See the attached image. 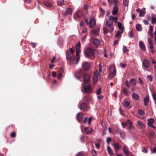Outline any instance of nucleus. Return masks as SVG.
<instances>
[{
  "instance_id": "nucleus-19",
  "label": "nucleus",
  "mask_w": 156,
  "mask_h": 156,
  "mask_svg": "<svg viewBox=\"0 0 156 156\" xmlns=\"http://www.w3.org/2000/svg\"><path fill=\"white\" fill-rule=\"evenodd\" d=\"M81 110L85 111L87 109V105L85 103H82L81 105V107L80 108Z\"/></svg>"
},
{
  "instance_id": "nucleus-11",
  "label": "nucleus",
  "mask_w": 156,
  "mask_h": 156,
  "mask_svg": "<svg viewBox=\"0 0 156 156\" xmlns=\"http://www.w3.org/2000/svg\"><path fill=\"white\" fill-rule=\"evenodd\" d=\"M154 122V120L152 118H150L148 120L147 124L148 126L154 129L155 128V127L153 125V123Z\"/></svg>"
},
{
  "instance_id": "nucleus-20",
  "label": "nucleus",
  "mask_w": 156,
  "mask_h": 156,
  "mask_svg": "<svg viewBox=\"0 0 156 156\" xmlns=\"http://www.w3.org/2000/svg\"><path fill=\"white\" fill-rule=\"evenodd\" d=\"M92 129L90 127H86L84 129L85 132L88 134H90L92 132Z\"/></svg>"
},
{
  "instance_id": "nucleus-47",
  "label": "nucleus",
  "mask_w": 156,
  "mask_h": 156,
  "mask_svg": "<svg viewBox=\"0 0 156 156\" xmlns=\"http://www.w3.org/2000/svg\"><path fill=\"white\" fill-rule=\"evenodd\" d=\"M91 153L93 156H96L97 152L95 150H93L91 151Z\"/></svg>"
},
{
  "instance_id": "nucleus-46",
  "label": "nucleus",
  "mask_w": 156,
  "mask_h": 156,
  "mask_svg": "<svg viewBox=\"0 0 156 156\" xmlns=\"http://www.w3.org/2000/svg\"><path fill=\"white\" fill-rule=\"evenodd\" d=\"M99 74L100 73V72L102 70V66H101V62H100L99 64Z\"/></svg>"
},
{
  "instance_id": "nucleus-5",
  "label": "nucleus",
  "mask_w": 156,
  "mask_h": 156,
  "mask_svg": "<svg viewBox=\"0 0 156 156\" xmlns=\"http://www.w3.org/2000/svg\"><path fill=\"white\" fill-rule=\"evenodd\" d=\"M82 87L85 93H90L92 92V89L89 82H83Z\"/></svg>"
},
{
  "instance_id": "nucleus-1",
  "label": "nucleus",
  "mask_w": 156,
  "mask_h": 156,
  "mask_svg": "<svg viewBox=\"0 0 156 156\" xmlns=\"http://www.w3.org/2000/svg\"><path fill=\"white\" fill-rule=\"evenodd\" d=\"M76 57H75L74 55L70 56L69 51L67 50L66 51V58L67 60L70 61L72 63H74L76 62V64H77L79 62L80 59V56H79V54L80 52L79 48L76 49Z\"/></svg>"
},
{
  "instance_id": "nucleus-18",
  "label": "nucleus",
  "mask_w": 156,
  "mask_h": 156,
  "mask_svg": "<svg viewBox=\"0 0 156 156\" xmlns=\"http://www.w3.org/2000/svg\"><path fill=\"white\" fill-rule=\"evenodd\" d=\"M139 46L141 50L145 51L146 50V48L144 43L142 41H140L139 42Z\"/></svg>"
},
{
  "instance_id": "nucleus-48",
  "label": "nucleus",
  "mask_w": 156,
  "mask_h": 156,
  "mask_svg": "<svg viewBox=\"0 0 156 156\" xmlns=\"http://www.w3.org/2000/svg\"><path fill=\"white\" fill-rule=\"evenodd\" d=\"M129 37L130 38H132L134 36L133 32L132 31H130L129 32Z\"/></svg>"
},
{
  "instance_id": "nucleus-63",
  "label": "nucleus",
  "mask_w": 156,
  "mask_h": 156,
  "mask_svg": "<svg viewBox=\"0 0 156 156\" xmlns=\"http://www.w3.org/2000/svg\"><path fill=\"white\" fill-rule=\"evenodd\" d=\"M151 152L154 153H156V147H155L153 149L152 151H151Z\"/></svg>"
},
{
  "instance_id": "nucleus-10",
  "label": "nucleus",
  "mask_w": 156,
  "mask_h": 156,
  "mask_svg": "<svg viewBox=\"0 0 156 156\" xmlns=\"http://www.w3.org/2000/svg\"><path fill=\"white\" fill-rule=\"evenodd\" d=\"M82 66L84 70H88L90 68V65L88 62H83Z\"/></svg>"
},
{
  "instance_id": "nucleus-4",
  "label": "nucleus",
  "mask_w": 156,
  "mask_h": 156,
  "mask_svg": "<svg viewBox=\"0 0 156 156\" xmlns=\"http://www.w3.org/2000/svg\"><path fill=\"white\" fill-rule=\"evenodd\" d=\"M109 71V73L108 78L112 79L116 76V69L114 65H112L110 66Z\"/></svg>"
},
{
  "instance_id": "nucleus-25",
  "label": "nucleus",
  "mask_w": 156,
  "mask_h": 156,
  "mask_svg": "<svg viewBox=\"0 0 156 156\" xmlns=\"http://www.w3.org/2000/svg\"><path fill=\"white\" fill-rule=\"evenodd\" d=\"M145 9L144 8H143L140 10V13L139 16L140 17H143L144 16L145 14Z\"/></svg>"
},
{
  "instance_id": "nucleus-41",
  "label": "nucleus",
  "mask_w": 156,
  "mask_h": 156,
  "mask_svg": "<svg viewBox=\"0 0 156 156\" xmlns=\"http://www.w3.org/2000/svg\"><path fill=\"white\" fill-rule=\"evenodd\" d=\"M108 2L109 3L112 4L113 3H114V4L117 2V4L118 2V0H108Z\"/></svg>"
},
{
  "instance_id": "nucleus-21",
  "label": "nucleus",
  "mask_w": 156,
  "mask_h": 156,
  "mask_svg": "<svg viewBox=\"0 0 156 156\" xmlns=\"http://www.w3.org/2000/svg\"><path fill=\"white\" fill-rule=\"evenodd\" d=\"M82 12L79 11H77L75 13V16L77 18H80L82 16Z\"/></svg>"
},
{
  "instance_id": "nucleus-2",
  "label": "nucleus",
  "mask_w": 156,
  "mask_h": 156,
  "mask_svg": "<svg viewBox=\"0 0 156 156\" xmlns=\"http://www.w3.org/2000/svg\"><path fill=\"white\" fill-rule=\"evenodd\" d=\"M106 27H104L103 28V33L106 34L109 31L112 33L114 30L113 27V23L112 21L107 20L106 23Z\"/></svg>"
},
{
  "instance_id": "nucleus-14",
  "label": "nucleus",
  "mask_w": 156,
  "mask_h": 156,
  "mask_svg": "<svg viewBox=\"0 0 156 156\" xmlns=\"http://www.w3.org/2000/svg\"><path fill=\"white\" fill-rule=\"evenodd\" d=\"M143 65L145 68H148L150 66V62L147 59L144 60L142 63Z\"/></svg>"
},
{
  "instance_id": "nucleus-15",
  "label": "nucleus",
  "mask_w": 156,
  "mask_h": 156,
  "mask_svg": "<svg viewBox=\"0 0 156 156\" xmlns=\"http://www.w3.org/2000/svg\"><path fill=\"white\" fill-rule=\"evenodd\" d=\"M83 117V114L81 113H79L77 115V119L78 121H81Z\"/></svg>"
},
{
  "instance_id": "nucleus-9",
  "label": "nucleus",
  "mask_w": 156,
  "mask_h": 156,
  "mask_svg": "<svg viewBox=\"0 0 156 156\" xmlns=\"http://www.w3.org/2000/svg\"><path fill=\"white\" fill-rule=\"evenodd\" d=\"M91 80V76L89 74H85L83 76V82H89Z\"/></svg>"
},
{
  "instance_id": "nucleus-30",
  "label": "nucleus",
  "mask_w": 156,
  "mask_h": 156,
  "mask_svg": "<svg viewBox=\"0 0 156 156\" xmlns=\"http://www.w3.org/2000/svg\"><path fill=\"white\" fill-rule=\"evenodd\" d=\"M137 124L140 126V128H145V126L143 122L140 120H138L137 121Z\"/></svg>"
},
{
  "instance_id": "nucleus-36",
  "label": "nucleus",
  "mask_w": 156,
  "mask_h": 156,
  "mask_svg": "<svg viewBox=\"0 0 156 156\" xmlns=\"http://www.w3.org/2000/svg\"><path fill=\"white\" fill-rule=\"evenodd\" d=\"M123 5L126 6L128 7L129 5V0H123Z\"/></svg>"
},
{
  "instance_id": "nucleus-58",
  "label": "nucleus",
  "mask_w": 156,
  "mask_h": 156,
  "mask_svg": "<svg viewBox=\"0 0 156 156\" xmlns=\"http://www.w3.org/2000/svg\"><path fill=\"white\" fill-rule=\"evenodd\" d=\"M80 47V43L79 42H78L77 45L76 46V49L77 48H79Z\"/></svg>"
},
{
  "instance_id": "nucleus-13",
  "label": "nucleus",
  "mask_w": 156,
  "mask_h": 156,
  "mask_svg": "<svg viewBox=\"0 0 156 156\" xmlns=\"http://www.w3.org/2000/svg\"><path fill=\"white\" fill-rule=\"evenodd\" d=\"M148 42L149 44L150 48L151 49V53H154V51L153 50L154 48V46L153 45V43L152 42V40L150 38H148Z\"/></svg>"
},
{
  "instance_id": "nucleus-6",
  "label": "nucleus",
  "mask_w": 156,
  "mask_h": 156,
  "mask_svg": "<svg viewBox=\"0 0 156 156\" xmlns=\"http://www.w3.org/2000/svg\"><path fill=\"white\" fill-rule=\"evenodd\" d=\"M85 22L86 23L89 24L90 28L94 27L96 23L95 20L94 18L91 19L89 22H88V19H85Z\"/></svg>"
},
{
  "instance_id": "nucleus-49",
  "label": "nucleus",
  "mask_w": 156,
  "mask_h": 156,
  "mask_svg": "<svg viewBox=\"0 0 156 156\" xmlns=\"http://www.w3.org/2000/svg\"><path fill=\"white\" fill-rule=\"evenodd\" d=\"M147 79L149 80L151 82H152V77L151 75H147Z\"/></svg>"
},
{
  "instance_id": "nucleus-59",
  "label": "nucleus",
  "mask_w": 156,
  "mask_h": 156,
  "mask_svg": "<svg viewBox=\"0 0 156 156\" xmlns=\"http://www.w3.org/2000/svg\"><path fill=\"white\" fill-rule=\"evenodd\" d=\"M104 56L105 57H107L108 56L106 54V51L105 49L104 51Z\"/></svg>"
},
{
  "instance_id": "nucleus-29",
  "label": "nucleus",
  "mask_w": 156,
  "mask_h": 156,
  "mask_svg": "<svg viewBox=\"0 0 156 156\" xmlns=\"http://www.w3.org/2000/svg\"><path fill=\"white\" fill-rule=\"evenodd\" d=\"M93 43L94 45H98L100 44V41L98 39H94L93 40Z\"/></svg>"
},
{
  "instance_id": "nucleus-53",
  "label": "nucleus",
  "mask_w": 156,
  "mask_h": 156,
  "mask_svg": "<svg viewBox=\"0 0 156 156\" xmlns=\"http://www.w3.org/2000/svg\"><path fill=\"white\" fill-rule=\"evenodd\" d=\"M101 88H100L97 91V94L98 95H100L101 94Z\"/></svg>"
},
{
  "instance_id": "nucleus-22",
  "label": "nucleus",
  "mask_w": 156,
  "mask_h": 156,
  "mask_svg": "<svg viewBox=\"0 0 156 156\" xmlns=\"http://www.w3.org/2000/svg\"><path fill=\"white\" fill-rule=\"evenodd\" d=\"M118 26L119 30L121 31V33H123L124 30V27L122 26V23L120 22L118 23Z\"/></svg>"
},
{
  "instance_id": "nucleus-45",
  "label": "nucleus",
  "mask_w": 156,
  "mask_h": 156,
  "mask_svg": "<svg viewBox=\"0 0 156 156\" xmlns=\"http://www.w3.org/2000/svg\"><path fill=\"white\" fill-rule=\"evenodd\" d=\"M123 49V51L124 53H125L126 52L129 51V50L125 46H124Z\"/></svg>"
},
{
  "instance_id": "nucleus-33",
  "label": "nucleus",
  "mask_w": 156,
  "mask_h": 156,
  "mask_svg": "<svg viewBox=\"0 0 156 156\" xmlns=\"http://www.w3.org/2000/svg\"><path fill=\"white\" fill-rule=\"evenodd\" d=\"M152 96L154 101V103L156 106V94L152 92L151 93Z\"/></svg>"
},
{
  "instance_id": "nucleus-23",
  "label": "nucleus",
  "mask_w": 156,
  "mask_h": 156,
  "mask_svg": "<svg viewBox=\"0 0 156 156\" xmlns=\"http://www.w3.org/2000/svg\"><path fill=\"white\" fill-rule=\"evenodd\" d=\"M109 19L110 21H114L116 23L118 20V18L116 17H113V16H111L109 17Z\"/></svg>"
},
{
  "instance_id": "nucleus-35",
  "label": "nucleus",
  "mask_w": 156,
  "mask_h": 156,
  "mask_svg": "<svg viewBox=\"0 0 156 156\" xmlns=\"http://www.w3.org/2000/svg\"><path fill=\"white\" fill-rule=\"evenodd\" d=\"M44 4L45 5L48 7H51L52 6L51 3L48 1L44 2Z\"/></svg>"
},
{
  "instance_id": "nucleus-40",
  "label": "nucleus",
  "mask_w": 156,
  "mask_h": 156,
  "mask_svg": "<svg viewBox=\"0 0 156 156\" xmlns=\"http://www.w3.org/2000/svg\"><path fill=\"white\" fill-rule=\"evenodd\" d=\"M114 147L116 150H118L120 148V146L117 143H115L114 145Z\"/></svg>"
},
{
  "instance_id": "nucleus-52",
  "label": "nucleus",
  "mask_w": 156,
  "mask_h": 156,
  "mask_svg": "<svg viewBox=\"0 0 156 156\" xmlns=\"http://www.w3.org/2000/svg\"><path fill=\"white\" fill-rule=\"evenodd\" d=\"M75 156H84V154L82 152H80L76 154Z\"/></svg>"
},
{
  "instance_id": "nucleus-8",
  "label": "nucleus",
  "mask_w": 156,
  "mask_h": 156,
  "mask_svg": "<svg viewBox=\"0 0 156 156\" xmlns=\"http://www.w3.org/2000/svg\"><path fill=\"white\" fill-rule=\"evenodd\" d=\"M118 10L119 8L116 2L114 4V6L112 11V14L114 15H116L118 12Z\"/></svg>"
},
{
  "instance_id": "nucleus-17",
  "label": "nucleus",
  "mask_w": 156,
  "mask_h": 156,
  "mask_svg": "<svg viewBox=\"0 0 156 156\" xmlns=\"http://www.w3.org/2000/svg\"><path fill=\"white\" fill-rule=\"evenodd\" d=\"M149 101V97L148 96H147L144 99V105L147 106L148 105Z\"/></svg>"
},
{
  "instance_id": "nucleus-7",
  "label": "nucleus",
  "mask_w": 156,
  "mask_h": 156,
  "mask_svg": "<svg viewBox=\"0 0 156 156\" xmlns=\"http://www.w3.org/2000/svg\"><path fill=\"white\" fill-rule=\"evenodd\" d=\"M83 73V71L82 69H79L76 72L74 73L75 77L77 79L79 80Z\"/></svg>"
},
{
  "instance_id": "nucleus-56",
  "label": "nucleus",
  "mask_w": 156,
  "mask_h": 156,
  "mask_svg": "<svg viewBox=\"0 0 156 156\" xmlns=\"http://www.w3.org/2000/svg\"><path fill=\"white\" fill-rule=\"evenodd\" d=\"M11 136L12 137H15L16 136V133L14 132H12L11 133Z\"/></svg>"
},
{
  "instance_id": "nucleus-62",
  "label": "nucleus",
  "mask_w": 156,
  "mask_h": 156,
  "mask_svg": "<svg viewBox=\"0 0 156 156\" xmlns=\"http://www.w3.org/2000/svg\"><path fill=\"white\" fill-rule=\"evenodd\" d=\"M55 57L54 56L53 57L52 60L51 61V62L52 63L55 62Z\"/></svg>"
},
{
  "instance_id": "nucleus-42",
  "label": "nucleus",
  "mask_w": 156,
  "mask_h": 156,
  "mask_svg": "<svg viewBox=\"0 0 156 156\" xmlns=\"http://www.w3.org/2000/svg\"><path fill=\"white\" fill-rule=\"evenodd\" d=\"M151 23L153 24L155 23L156 25V18L152 17L151 18Z\"/></svg>"
},
{
  "instance_id": "nucleus-54",
  "label": "nucleus",
  "mask_w": 156,
  "mask_h": 156,
  "mask_svg": "<svg viewBox=\"0 0 156 156\" xmlns=\"http://www.w3.org/2000/svg\"><path fill=\"white\" fill-rule=\"evenodd\" d=\"M93 118L92 117H90L88 120V123L89 126H90L91 123V122L92 119Z\"/></svg>"
},
{
  "instance_id": "nucleus-44",
  "label": "nucleus",
  "mask_w": 156,
  "mask_h": 156,
  "mask_svg": "<svg viewBox=\"0 0 156 156\" xmlns=\"http://www.w3.org/2000/svg\"><path fill=\"white\" fill-rule=\"evenodd\" d=\"M129 103L128 101H126L124 104V106L125 107H128L129 105Z\"/></svg>"
},
{
  "instance_id": "nucleus-38",
  "label": "nucleus",
  "mask_w": 156,
  "mask_h": 156,
  "mask_svg": "<svg viewBox=\"0 0 156 156\" xmlns=\"http://www.w3.org/2000/svg\"><path fill=\"white\" fill-rule=\"evenodd\" d=\"M63 0H58V5L61 6L64 4Z\"/></svg>"
},
{
  "instance_id": "nucleus-16",
  "label": "nucleus",
  "mask_w": 156,
  "mask_h": 156,
  "mask_svg": "<svg viewBox=\"0 0 156 156\" xmlns=\"http://www.w3.org/2000/svg\"><path fill=\"white\" fill-rule=\"evenodd\" d=\"M123 151L125 154L128 156L129 154V151L128 149V147L126 145L124 146L123 147Z\"/></svg>"
},
{
  "instance_id": "nucleus-31",
  "label": "nucleus",
  "mask_w": 156,
  "mask_h": 156,
  "mask_svg": "<svg viewBox=\"0 0 156 156\" xmlns=\"http://www.w3.org/2000/svg\"><path fill=\"white\" fill-rule=\"evenodd\" d=\"M136 28L137 30L138 31H141L142 29L141 25L140 24H138L136 25Z\"/></svg>"
},
{
  "instance_id": "nucleus-27",
  "label": "nucleus",
  "mask_w": 156,
  "mask_h": 156,
  "mask_svg": "<svg viewBox=\"0 0 156 156\" xmlns=\"http://www.w3.org/2000/svg\"><path fill=\"white\" fill-rule=\"evenodd\" d=\"M132 97L135 99L138 100L139 99V96L136 93H133L132 94Z\"/></svg>"
},
{
  "instance_id": "nucleus-60",
  "label": "nucleus",
  "mask_w": 156,
  "mask_h": 156,
  "mask_svg": "<svg viewBox=\"0 0 156 156\" xmlns=\"http://www.w3.org/2000/svg\"><path fill=\"white\" fill-rule=\"evenodd\" d=\"M143 22L145 25H147L148 23V21L146 20H144Z\"/></svg>"
},
{
  "instance_id": "nucleus-43",
  "label": "nucleus",
  "mask_w": 156,
  "mask_h": 156,
  "mask_svg": "<svg viewBox=\"0 0 156 156\" xmlns=\"http://www.w3.org/2000/svg\"><path fill=\"white\" fill-rule=\"evenodd\" d=\"M121 33V31H120L119 30L118 31L116 34V35H115V37H118L120 36L121 35V34L122 33Z\"/></svg>"
},
{
  "instance_id": "nucleus-32",
  "label": "nucleus",
  "mask_w": 156,
  "mask_h": 156,
  "mask_svg": "<svg viewBox=\"0 0 156 156\" xmlns=\"http://www.w3.org/2000/svg\"><path fill=\"white\" fill-rule=\"evenodd\" d=\"M131 84L133 86H135L136 84V80L134 78H132L130 80Z\"/></svg>"
},
{
  "instance_id": "nucleus-51",
  "label": "nucleus",
  "mask_w": 156,
  "mask_h": 156,
  "mask_svg": "<svg viewBox=\"0 0 156 156\" xmlns=\"http://www.w3.org/2000/svg\"><path fill=\"white\" fill-rule=\"evenodd\" d=\"M125 84L128 87L130 88V84L128 80H126L125 82Z\"/></svg>"
},
{
  "instance_id": "nucleus-26",
  "label": "nucleus",
  "mask_w": 156,
  "mask_h": 156,
  "mask_svg": "<svg viewBox=\"0 0 156 156\" xmlns=\"http://www.w3.org/2000/svg\"><path fill=\"white\" fill-rule=\"evenodd\" d=\"M99 29H97L95 30H93L92 31V33L95 36H98L99 35Z\"/></svg>"
},
{
  "instance_id": "nucleus-55",
  "label": "nucleus",
  "mask_w": 156,
  "mask_h": 156,
  "mask_svg": "<svg viewBox=\"0 0 156 156\" xmlns=\"http://www.w3.org/2000/svg\"><path fill=\"white\" fill-rule=\"evenodd\" d=\"M100 11L101 12V13L102 14V15L103 16L105 14V11L104 10V9H102V8H101L100 9Z\"/></svg>"
},
{
  "instance_id": "nucleus-37",
  "label": "nucleus",
  "mask_w": 156,
  "mask_h": 156,
  "mask_svg": "<svg viewBox=\"0 0 156 156\" xmlns=\"http://www.w3.org/2000/svg\"><path fill=\"white\" fill-rule=\"evenodd\" d=\"M138 114L141 116H143L144 115V112L142 110H139L138 111Z\"/></svg>"
},
{
  "instance_id": "nucleus-61",
  "label": "nucleus",
  "mask_w": 156,
  "mask_h": 156,
  "mask_svg": "<svg viewBox=\"0 0 156 156\" xmlns=\"http://www.w3.org/2000/svg\"><path fill=\"white\" fill-rule=\"evenodd\" d=\"M143 152L144 153H146L147 152V150L144 147H143V149L142 150Z\"/></svg>"
},
{
  "instance_id": "nucleus-34",
  "label": "nucleus",
  "mask_w": 156,
  "mask_h": 156,
  "mask_svg": "<svg viewBox=\"0 0 156 156\" xmlns=\"http://www.w3.org/2000/svg\"><path fill=\"white\" fill-rule=\"evenodd\" d=\"M73 11L72 9L70 8H68L66 9V13L68 15H71Z\"/></svg>"
},
{
  "instance_id": "nucleus-3",
  "label": "nucleus",
  "mask_w": 156,
  "mask_h": 156,
  "mask_svg": "<svg viewBox=\"0 0 156 156\" xmlns=\"http://www.w3.org/2000/svg\"><path fill=\"white\" fill-rule=\"evenodd\" d=\"M98 54V51L96 50L89 48H87L84 51L85 56L90 58L91 56L94 57L97 56Z\"/></svg>"
},
{
  "instance_id": "nucleus-28",
  "label": "nucleus",
  "mask_w": 156,
  "mask_h": 156,
  "mask_svg": "<svg viewBox=\"0 0 156 156\" xmlns=\"http://www.w3.org/2000/svg\"><path fill=\"white\" fill-rule=\"evenodd\" d=\"M153 31V27L150 25L149 27V30L148 32V35L150 36L152 35V32Z\"/></svg>"
},
{
  "instance_id": "nucleus-64",
  "label": "nucleus",
  "mask_w": 156,
  "mask_h": 156,
  "mask_svg": "<svg viewBox=\"0 0 156 156\" xmlns=\"http://www.w3.org/2000/svg\"><path fill=\"white\" fill-rule=\"evenodd\" d=\"M54 66V65L53 64H50L49 65V68L51 69H52L53 68Z\"/></svg>"
},
{
  "instance_id": "nucleus-39",
  "label": "nucleus",
  "mask_w": 156,
  "mask_h": 156,
  "mask_svg": "<svg viewBox=\"0 0 156 156\" xmlns=\"http://www.w3.org/2000/svg\"><path fill=\"white\" fill-rule=\"evenodd\" d=\"M122 91L123 94L127 96L128 95V91L125 88H123L122 89Z\"/></svg>"
},
{
  "instance_id": "nucleus-50",
  "label": "nucleus",
  "mask_w": 156,
  "mask_h": 156,
  "mask_svg": "<svg viewBox=\"0 0 156 156\" xmlns=\"http://www.w3.org/2000/svg\"><path fill=\"white\" fill-rule=\"evenodd\" d=\"M111 141V139L110 137H108L107 138L106 141L108 145L110 144V142Z\"/></svg>"
},
{
  "instance_id": "nucleus-24",
  "label": "nucleus",
  "mask_w": 156,
  "mask_h": 156,
  "mask_svg": "<svg viewBox=\"0 0 156 156\" xmlns=\"http://www.w3.org/2000/svg\"><path fill=\"white\" fill-rule=\"evenodd\" d=\"M107 151L109 155L110 156L114 154L113 152V150L109 146H108L107 148Z\"/></svg>"
},
{
  "instance_id": "nucleus-57",
  "label": "nucleus",
  "mask_w": 156,
  "mask_h": 156,
  "mask_svg": "<svg viewBox=\"0 0 156 156\" xmlns=\"http://www.w3.org/2000/svg\"><path fill=\"white\" fill-rule=\"evenodd\" d=\"M138 80H139V82L140 83V84H143V82L142 80L139 77L138 78Z\"/></svg>"
},
{
  "instance_id": "nucleus-12",
  "label": "nucleus",
  "mask_w": 156,
  "mask_h": 156,
  "mask_svg": "<svg viewBox=\"0 0 156 156\" xmlns=\"http://www.w3.org/2000/svg\"><path fill=\"white\" fill-rule=\"evenodd\" d=\"M98 72L97 70H96L94 73V76L93 78V81L94 83H96L98 80Z\"/></svg>"
}]
</instances>
